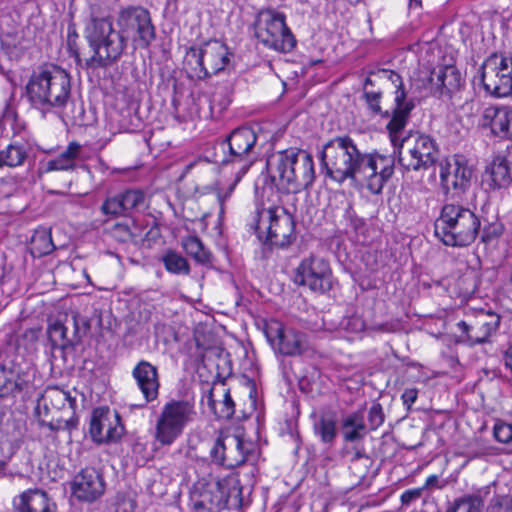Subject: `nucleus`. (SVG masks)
Wrapping results in <instances>:
<instances>
[{"mask_svg":"<svg viewBox=\"0 0 512 512\" xmlns=\"http://www.w3.org/2000/svg\"><path fill=\"white\" fill-rule=\"evenodd\" d=\"M116 27L109 18H93L85 37L94 54L86 60L88 67H107L116 62L131 41L135 48L147 49L156 39V27L150 11L141 5L120 7Z\"/></svg>","mask_w":512,"mask_h":512,"instance_id":"1","label":"nucleus"},{"mask_svg":"<svg viewBox=\"0 0 512 512\" xmlns=\"http://www.w3.org/2000/svg\"><path fill=\"white\" fill-rule=\"evenodd\" d=\"M321 169L332 181L366 182L372 194H380L394 174L395 158L378 151L361 152L348 135L336 136L322 146Z\"/></svg>","mask_w":512,"mask_h":512,"instance_id":"2","label":"nucleus"},{"mask_svg":"<svg viewBox=\"0 0 512 512\" xmlns=\"http://www.w3.org/2000/svg\"><path fill=\"white\" fill-rule=\"evenodd\" d=\"M395 86V109L392 119L386 125L394 153L404 171L427 170L439 159V149L435 140L426 134L408 132L403 135L411 112L416 107L414 97H408L403 78L395 71L380 69L376 73Z\"/></svg>","mask_w":512,"mask_h":512,"instance_id":"3","label":"nucleus"},{"mask_svg":"<svg viewBox=\"0 0 512 512\" xmlns=\"http://www.w3.org/2000/svg\"><path fill=\"white\" fill-rule=\"evenodd\" d=\"M26 89L31 104L43 112L65 113L68 105L74 104L70 76L56 65L39 67L30 77Z\"/></svg>","mask_w":512,"mask_h":512,"instance_id":"4","label":"nucleus"},{"mask_svg":"<svg viewBox=\"0 0 512 512\" xmlns=\"http://www.w3.org/2000/svg\"><path fill=\"white\" fill-rule=\"evenodd\" d=\"M481 221L469 208L445 204L434 223L436 237L446 246L467 247L479 236Z\"/></svg>","mask_w":512,"mask_h":512,"instance_id":"5","label":"nucleus"},{"mask_svg":"<svg viewBox=\"0 0 512 512\" xmlns=\"http://www.w3.org/2000/svg\"><path fill=\"white\" fill-rule=\"evenodd\" d=\"M249 226L260 241L284 248L296 239L293 216L280 206H257Z\"/></svg>","mask_w":512,"mask_h":512,"instance_id":"6","label":"nucleus"},{"mask_svg":"<svg viewBox=\"0 0 512 512\" xmlns=\"http://www.w3.org/2000/svg\"><path fill=\"white\" fill-rule=\"evenodd\" d=\"M196 418L197 411L193 398L170 399L162 406L156 418L155 441L161 446H171Z\"/></svg>","mask_w":512,"mask_h":512,"instance_id":"7","label":"nucleus"},{"mask_svg":"<svg viewBox=\"0 0 512 512\" xmlns=\"http://www.w3.org/2000/svg\"><path fill=\"white\" fill-rule=\"evenodd\" d=\"M257 134L249 126L233 129L220 143L223 152L220 163L238 168V175L244 176L257 160Z\"/></svg>","mask_w":512,"mask_h":512,"instance_id":"8","label":"nucleus"},{"mask_svg":"<svg viewBox=\"0 0 512 512\" xmlns=\"http://www.w3.org/2000/svg\"><path fill=\"white\" fill-rule=\"evenodd\" d=\"M228 47L218 41L210 40L199 47H190L185 63L191 77L204 80L224 71L230 63Z\"/></svg>","mask_w":512,"mask_h":512,"instance_id":"9","label":"nucleus"},{"mask_svg":"<svg viewBox=\"0 0 512 512\" xmlns=\"http://www.w3.org/2000/svg\"><path fill=\"white\" fill-rule=\"evenodd\" d=\"M285 20L283 13L274 10L260 12L255 22V37L269 49L282 53L292 51L296 40Z\"/></svg>","mask_w":512,"mask_h":512,"instance_id":"10","label":"nucleus"},{"mask_svg":"<svg viewBox=\"0 0 512 512\" xmlns=\"http://www.w3.org/2000/svg\"><path fill=\"white\" fill-rule=\"evenodd\" d=\"M480 83L491 96L512 95V56L490 54L479 67Z\"/></svg>","mask_w":512,"mask_h":512,"instance_id":"11","label":"nucleus"},{"mask_svg":"<svg viewBox=\"0 0 512 512\" xmlns=\"http://www.w3.org/2000/svg\"><path fill=\"white\" fill-rule=\"evenodd\" d=\"M294 283L307 286L316 293H326L332 288V271L329 262L311 255L304 258L295 270Z\"/></svg>","mask_w":512,"mask_h":512,"instance_id":"12","label":"nucleus"},{"mask_svg":"<svg viewBox=\"0 0 512 512\" xmlns=\"http://www.w3.org/2000/svg\"><path fill=\"white\" fill-rule=\"evenodd\" d=\"M439 168L444 194L459 198L471 187L473 169L464 159H444L439 162Z\"/></svg>","mask_w":512,"mask_h":512,"instance_id":"13","label":"nucleus"},{"mask_svg":"<svg viewBox=\"0 0 512 512\" xmlns=\"http://www.w3.org/2000/svg\"><path fill=\"white\" fill-rule=\"evenodd\" d=\"M147 207V197L140 189L129 188L106 197L100 211L109 218L127 217L132 212L144 210Z\"/></svg>","mask_w":512,"mask_h":512,"instance_id":"14","label":"nucleus"},{"mask_svg":"<svg viewBox=\"0 0 512 512\" xmlns=\"http://www.w3.org/2000/svg\"><path fill=\"white\" fill-rule=\"evenodd\" d=\"M89 433L93 442L110 444L119 441L124 434L118 413L111 415L108 411L95 410L90 420Z\"/></svg>","mask_w":512,"mask_h":512,"instance_id":"15","label":"nucleus"},{"mask_svg":"<svg viewBox=\"0 0 512 512\" xmlns=\"http://www.w3.org/2000/svg\"><path fill=\"white\" fill-rule=\"evenodd\" d=\"M427 80L430 85V93L438 99H452L464 86V79L460 71L454 66L439 67L431 71Z\"/></svg>","mask_w":512,"mask_h":512,"instance_id":"16","label":"nucleus"},{"mask_svg":"<svg viewBox=\"0 0 512 512\" xmlns=\"http://www.w3.org/2000/svg\"><path fill=\"white\" fill-rule=\"evenodd\" d=\"M500 316L492 311H481L471 322L460 321L457 326L465 335L466 342L473 346L486 343L500 325Z\"/></svg>","mask_w":512,"mask_h":512,"instance_id":"17","label":"nucleus"},{"mask_svg":"<svg viewBox=\"0 0 512 512\" xmlns=\"http://www.w3.org/2000/svg\"><path fill=\"white\" fill-rule=\"evenodd\" d=\"M73 495L80 501L93 502L105 492L103 475L93 467L82 469L72 482Z\"/></svg>","mask_w":512,"mask_h":512,"instance_id":"18","label":"nucleus"},{"mask_svg":"<svg viewBox=\"0 0 512 512\" xmlns=\"http://www.w3.org/2000/svg\"><path fill=\"white\" fill-rule=\"evenodd\" d=\"M296 153V148H289L277 151L267 159V168L271 180L275 183L277 189L283 193L288 194L289 191Z\"/></svg>","mask_w":512,"mask_h":512,"instance_id":"19","label":"nucleus"},{"mask_svg":"<svg viewBox=\"0 0 512 512\" xmlns=\"http://www.w3.org/2000/svg\"><path fill=\"white\" fill-rule=\"evenodd\" d=\"M482 126L488 127L493 136L512 140V106H491L484 110Z\"/></svg>","mask_w":512,"mask_h":512,"instance_id":"20","label":"nucleus"},{"mask_svg":"<svg viewBox=\"0 0 512 512\" xmlns=\"http://www.w3.org/2000/svg\"><path fill=\"white\" fill-rule=\"evenodd\" d=\"M132 377L143 395L145 404L157 399L160 381L156 366L146 360H141L133 368Z\"/></svg>","mask_w":512,"mask_h":512,"instance_id":"21","label":"nucleus"},{"mask_svg":"<svg viewBox=\"0 0 512 512\" xmlns=\"http://www.w3.org/2000/svg\"><path fill=\"white\" fill-rule=\"evenodd\" d=\"M292 178L289 193H299L312 186L315 180L314 161L308 152L297 149L295 163H293Z\"/></svg>","mask_w":512,"mask_h":512,"instance_id":"22","label":"nucleus"},{"mask_svg":"<svg viewBox=\"0 0 512 512\" xmlns=\"http://www.w3.org/2000/svg\"><path fill=\"white\" fill-rule=\"evenodd\" d=\"M483 183L491 190H499L509 187L512 183L511 163L507 156L497 154L492 161L487 164Z\"/></svg>","mask_w":512,"mask_h":512,"instance_id":"23","label":"nucleus"},{"mask_svg":"<svg viewBox=\"0 0 512 512\" xmlns=\"http://www.w3.org/2000/svg\"><path fill=\"white\" fill-rule=\"evenodd\" d=\"M13 505L17 512H57L56 504L39 489L23 492L14 499Z\"/></svg>","mask_w":512,"mask_h":512,"instance_id":"24","label":"nucleus"},{"mask_svg":"<svg viewBox=\"0 0 512 512\" xmlns=\"http://www.w3.org/2000/svg\"><path fill=\"white\" fill-rule=\"evenodd\" d=\"M253 444L245 441L239 436H227V451L224 456L223 467L233 469L253 457Z\"/></svg>","mask_w":512,"mask_h":512,"instance_id":"25","label":"nucleus"},{"mask_svg":"<svg viewBox=\"0 0 512 512\" xmlns=\"http://www.w3.org/2000/svg\"><path fill=\"white\" fill-rule=\"evenodd\" d=\"M28 387V381L14 367L0 363V398L15 397Z\"/></svg>","mask_w":512,"mask_h":512,"instance_id":"26","label":"nucleus"},{"mask_svg":"<svg viewBox=\"0 0 512 512\" xmlns=\"http://www.w3.org/2000/svg\"><path fill=\"white\" fill-rule=\"evenodd\" d=\"M340 432L346 443L362 441L368 433L364 420V411L357 410L343 417L340 424Z\"/></svg>","mask_w":512,"mask_h":512,"instance_id":"27","label":"nucleus"},{"mask_svg":"<svg viewBox=\"0 0 512 512\" xmlns=\"http://www.w3.org/2000/svg\"><path fill=\"white\" fill-rule=\"evenodd\" d=\"M69 321L70 319L66 317L64 322L56 320L48 325L47 334L52 349L65 350L78 345L77 341H74L75 334Z\"/></svg>","mask_w":512,"mask_h":512,"instance_id":"28","label":"nucleus"},{"mask_svg":"<svg viewBox=\"0 0 512 512\" xmlns=\"http://www.w3.org/2000/svg\"><path fill=\"white\" fill-rule=\"evenodd\" d=\"M279 353L285 356H297L306 352L309 348L307 335L305 333L288 329L276 345Z\"/></svg>","mask_w":512,"mask_h":512,"instance_id":"29","label":"nucleus"},{"mask_svg":"<svg viewBox=\"0 0 512 512\" xmlns=\"http://www.w3.org/2000/svg\"><path fill=\"white\" fill-rule=\"evenodd\" d=\"M81 146L77 142H71L67 148L57 157L46 163L45 171H68L76 167V159L79 156Z\"/></svg>","mask_w":512,"mask_h":512,"instance_id":"30","label":"nucleus"},{"mask_svg":"<svg viewBox=\"0 0 512 512\" xmlns=\"http://www.w3.org/2000/svg\"><path fill=\"white\" fill-rule=\"evenodd\" d=\"M314 432L322 443L332 445L338 435L335 412L321 414L314 424Z\"/></svg>","mask_w":512,"mask_h":512,"instance_id":"31","label":"nucleus"},{"mask_svg":"<svg viewBox=\"0 0 512 512\" xmlns=\"http://www.w3.org/2000/svg\"><path fill=\"white\" fill-rule=\"evenodd\" d=\"M214 388H210L207 394V403L218 419L229 420L234 416L235 403L231 397L230 390L225 389L223 399L217 402L213 397Z\"/></svg>","mask_w":512,"mask_h":512,"instance_id":"32","label":"nucleus"},{"mask_svg":"<svg viewBox=\"0 0 512 512\" xmlns=\"http://www.w3.org/2000/svg\"><path fill=\"white\" fill-rule=\"evenodd\" d=\"M28 156V146L25 143L14 142L0 151V167L21 166Z\"/></svg>","mask_w":512,"mask_h":512,"instance_id":"33","label":"nucleus"},{"mask_svg":"<svg viewBox=\"0 0 512 512\" xmlns=\"http://www.w3.org/2000/svg\"><path fill=\"white\" fill-rule=\"evenodd\" d=\"M29 249L33 257L39 258L50 254L55 249L50 231L45 228L35 230Z\"/></svg>","mask_w":512,"mask_h":512,"instance_id":"34","label":"nucleus"},{"mask_svg":"<svg viewBox=\"0 0 512 512\" xmlns=\"http://www.w3.org/2000/svg\"><path fill=\"white\" fill-rule=\"evenodd\" d=\"M182 247L185 252L196 262L207 264L211 261V253L204 246L203 242L197 236H188L182 240Z\"/></svg>","mask_w":512,"mask_h":512,"instance_id":"35","label":"nucleus"},{"mask_svg":"<svg viewBox=\"0 0 512 512\" xmlns=\"http://www.w3.org/2000/svg\"><path fill=\"white\" fill-rule=\"evenodd\" d=\"M483 499L477 494H468L456 498L447 508L446 512H482Z\"/></svg>","mask_w":512,"mask_h":512,"instance_id":"36","label":"nucleus"},{"mask_svg":"<svg viewBox=\"0 0 512 512\" xmlns=\"http://www.w3.org/2000/svg\"><path fill=\"white\" fill-rule=\"evenodd\" d=\"M93 319L96 320L97 325L101 326L102 319L100 315L95 314L93 318H88L79 313L72 314L69 322H71V327L75 334L74 341H77L78 344L90 332Z\"/></svg>","mask_w":512,"mask_h":512,"instance_id":"37","label":"nucleus"},{"mask_svg":"<svg viewBox=\"0 0 512 512\" xmlns=\"http://www.w3.org/2000/svg\"><path fill=\"white\" fill-rule=\"evenodd\" d=\"M395 88V86L393 85ZM393 94L395 95V90L393 91ZM383 93L382 91H369L365 90L363 91L362 98L364 99L369 111L373 115H380L382 118H390L392 119L393 111L395 109V99L393 100V106L391 110H385L383 111L381 108V100H382Z\"/></svg>","mask_w":512,"mask_h":512,"instance_id":"38","label":"nucleus"},{"mask_svg":"<svg viewBox=\"0 0 512 512\" xmlns=\"http://www.w3.org/2000/svg\"><path fill=\"white\" fill-rule=\"evenodd\" d=\"M165 269L177 275H188L190 273V265L186 258L179 253L168 250L162 257Z\"/></svg>","mask_w":512,"mask_h":512,"instance_id":"39","label":"nucleus"},{"mask_svg":"<svg viewBox=\"0 0 512 512\" xmlns=\"http://www.w3.org/2000/svg\"><path fill=\"white\" fill-rule=\"evenodd\" d=\"M136 226L133 222H119L111 228L112 237L118 242L126 243L132 241L137 235Z\"/></svg>","mask_w":512,"mask_h":512,"instance_id":"40","label":"nucleus"},{"mask_svg":"<svg viewBox=\"0 0 512 512\" xmlns=\"http://www.w3.org/2000/svg\"><path fill=\"white\" fill-rule=\"evenodd\" d=\"M48 397L50 398L51 404L57 408H61L66 402H68L72 410L76 407V399L72 397L69 392L58 387L49 388Z\"/></svg>","mask_w":512,"mask_h":512,"instance_id":"41","label":"nucleus"},{"mask_svg":"<svg viewBox=\"0 0 512 512\" xmlns=\"http://www.w3.org/2000/svg\"><path fill=\"white\" fill-rule=\"evenodd\" d=\"M287 330L288 329H285L283 324L278 320L271 319L270 321L265 322L264 334L274 348Z\"/></svg>","mask_w":512,"mask_h":512,"instance_id":"42","label":"nucleus"},{"mask_svg":"<svg viewBox=\"0 0 512 512\" xmlns=\"http://www.w3.org/2000/svg\"><path fill=\"white\" fill-rule=\"evenodd\" d=\"M227 451V436H219L213 442L209 450L211 462L223 466L224 456Z\"/></svg>","mask_w":512,"mask_h":512,"instance_id":"43","label":"nucleus"},{"mask_svg":"<svg viewBox=\"0 0 512 512\" xmlns=\"http://www.w3.org/2000/svg\"><path fill=\"white\" fill-rule=\"evenodd\" d=\"M487 512H512V498L508 495H495L490 500Z\"/></svg>","mask_w":512,"mask_h":512,"instance_id":"44","label":"nucleus"},{"mask_svg":"<svg viewBox=\"0 0 512 512\" xmlns=\"http://www.w3.org/2000/svg\"><path fill=\"white\" fill-rule=\"evenodd\" d=\"M385 420V414L380 403L374 402L368 411L370 430L379 428Z\"/></svg>","mask_w":512,"mask_h":512,"instance_id":"45","label":"nucleus"},{"mask_svg":"<svg viewBox=\"0 0 512 512\" xmlns=\"http://www.w3.org/2000/svg\"><path fill=\"white\" fill-rule=\"evenodd\" d=\"M493 435L496 441L500 443H509L512 441V424L506 422H497L493 428Z\"/></svg>","mask_w":512,"mask_h":512,"instance_id":"46","label":"nucleus"},{"mask_svg":"<svg viewBox=\"0 0 512 512\" xmlns=\"http://www.w3.org/2000/svg\"><path fill=\"white\" fill-rule=\"evenodd\" d=\"M233 175L234 178L231 183H229L226 187H219L217 191L218 200L221 204L230 197L233 193L236 185L240 182L243 176L238 175V168L233 167Z\"/></svg>","mask_w":512,"mask_h":512,"instance_id":"47","label":"nucleus"},{"mask_svg":"<svg viewBox=\"0 0 512 512\" xmlns=\"http://www.w3.org/2000/svg\"><path fill=\"white\" fill-rule=\"evenodd\" d=\"M345 219L348 221L350 227L357 233L363 232L365 228V221L356 215L352 205H348L344 214Z\"/></svg>","mask_w":512,"mask_h":512,"instance_id":"48","label":"nucleus"},{"mask_svg":"<svg viewBox=\"0 0 512 512\" xmlns=\"http://www.w3.org/2000/svg\"><path fill=\"white\" fill-rule=\"evenodd\" d=\"M423 488L406 490L401 495V502L403 505H409L413 501L419 499L422 495Z\"/></svg>","mask_w":512,"mask_h":512,"instance_id":"49","label":"nucleus"},{"mask_svg":"<svg viewBox=\"0 0 512 512\" xmlns=\"http://www.w3.org/2000/svg\"><path fill=\"white\" fill-rule=\"evenodd\" d=\"M418 396V390L416 388H409L406 389L401 396V399L403 401V404L407 407V409H410L411 406L415 403Z\"/></svg>","mask_w":512,"mask_h":512,"instance_id":"50","label":"nucleus"},{"mask_svg":"<svg viewBox=\"0 0 512 512\" xmlns=\"http://www.w3.org/2000/svg\"><path fill=\"white\" fill-rule=\"evenodd\" d=\"M62 423H63L62 419H58L56 421H50V422H46L44 420H39V425L41 427H47L52 432H58V431L62 430V426H63Z\"/></svg>","mask_w":512,"mask_h":512,"instance_id":"51","label":"nucleus"},{"mask_svg":"<svg viewBox=\"0 0 512 512\" xmlns=\"http://www.w3.org/2000/svg\"><path fill=\"white\" fill-rule=\"evenodd\" d=\"M62 425H63L62 430L71 431L73 429H76L77 425H78V418L75 416H72L67 420H63Z\"/></svg>","mask_w":512,"mask_h":512,"instance_id":"52","label":"nucleus"},{"mask_svg":"<svg viewBox=\"0 0 512 512\" xmlns=\"http://www.w3.org/2000/svg\"><path fill=\"white\" fill-rule=\"evenodd\" d=\"M503 361L506 368L510 369L512 372V345L508 347V349L503 354Z\"/></svg>","mask_w":512,"mask_h":512,"instance_id":"53","label":"nucleus"},{"mask_svg":"<svg viewBox=\"0 0 512 512\" xmlns=\"http://www.w3.org/2000/svg\"><path fill=\"white\" fill-rule=\"evenodd\" d=\"M438 482H439V478L437 475H430L427 479H426V482H425V485L423 488V490L425 488H432V487H437V488H440V486L438 485Z\"/></svg>","mask_w":512,"mask_h":512,"instance_id":"54","label":"nucleus"},{"mask_svg":"<svg viewBox=\"0 0 512 512\" xmlns=\"http://www.w3.org/2000/svg\"><path fill=\"white\" fill-rule=\"evenodd\" d=\"M83 113H84V110H83L82 106H80L77 111L73 109L71 111V113H65V115L72 119H77V118L81 117L83 115Z\"/></svg>","mask_w":512,"mask_h":512,"instance_id":"55","label":"nucleus"},{"mask_svg":"<svg viewBox=\"0 0 512 512\" xmlns=\"http://www.w3.org/2000/svg\"><path fill=\"white\" fill-rule=\"evenodd\" d=\"M11 182V184L13 185V188L9 191H1L2 193L5 194V196H9L11 195L15 190H16V183L14 182V180L12 178L8 179V180H1V185H5L7 183Z\"/></svg>","mask_w":512,"mask_h":512,"instance_id":"56","label":"nucleus"},{"mask_svg":"<svg viewBox=\"0 0 512 512\" xmlns=\"http://www.w3.org/2000/svg\"><path fill=\"white\" fill-rule=\"evenodd\" d=\"M369 86H374V81L371 77H366L363 82V91L368 90Z\"/></svg>","mask_w":512,"mask_h":512,"instance_id":"57","label":"nucleus"},{"mask_svg":"<svg viewBox=\"0 0 512 512\" xmlns=\"http://www.w3.org/2000/svg\"><path fill=\"white\" fill-rule=\"evenodd\" d=\"M485 454H486V452H485L484 450H482V451H477V452H474V453L472 454V456H471V457H472V458H478V457H481V456H483V455H485Z\"/></svg>","mask_w":512,"mask_h":512,"instance_id":"58","label":"nucleus"},{"mask_svg":"<svg viewBox=\"0 0 512 512\" xmlns=\"http://www.w3.org/2000/svg\"><path fill=\"white\" fill-rule=\"evenodd\" d=\"M7 463L3 460H0V474L6 469Z\"/></svg>","mask_w":512,"mask_h":512,"instance_id":"59","label":"nucleus"},{"mask_svg":"<svg viewBox=\"0 0 512 512\" xmlns=\"http://www.w3.org/2000/svg\"><path fill=\"white\" fill-rule=\"evenodd\" d=\"M363 455H364V452H362V451H360V450L356 451V453H355V457H356L357 459H359V458L363 457Z\"/></svg>","mask_w":512,"mask_h":512,"instance_id":"60","label":"nucleus"},{"mask_svg":"<svg viewBox=\"0 0 512 512\" xmlns=\"http://www.w3.org/2000/svg\"><path fill=\"white\" fill-rule=\"evenodd\" d=\"M378 329L381 330V331H388L386 324L380 325Z\"/></svg>","mask_w":512,"mask_h":512,"instance_id":"61","label":"nucleus"},{"mask_svg":"<svg viewBox=\"0 0 512 512\" xmlns=\"http://www.w3.org/2000/svg\"><path fill=\"white\" fill-rule=\"evenodd\" d=\"M481 237H482V241H483V242H488V241H489L488 236H486L484 233L482 234V236H481Z\"/></svg>","mask_w":512,"mask_h":512,"instance_id":"62","label":"nucleus"},{"mask_svg":"<svg viewBox=\"0 0 512 512\" xmlns=\"http://www.w3.org/2000/svg\"><path fill=\"white\" fill-rule=\"evenodd\" d=\"M68 45L70 48H72V41H71V33L69 32V35H68Z\"/></svg>","mask_w":512,"mask_h":512,"instance_id":"63","label":"nucleus"},{"mask_svg":"<svg viewBox=\"0 0 512 512\" xmlns=\"http://www.w3.org/2000/svg\"><path fill=\"white\" fill-rule=\"evenodd\" d=\"M350 2H358L359 0H349Z\"/></svg>","mask_w":512,"mask_h":512,"instance_id":"64","label":"nucleus"}]
</instances>
